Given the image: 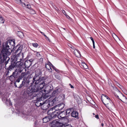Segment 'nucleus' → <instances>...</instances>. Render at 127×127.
<instances>
[{
    "mask_svg": "<svg viewBox=\"0 0 127 127\" xmlns=\"http://www.w3.org/2000/svg\"><path fill=\"white\" fill-rule=\"evenodd\" d=\"M41 73L40 70L36 71L35 74L32 81L33 83L34 82L35 85L32 88L30 87L27 89V93L31 98H33L34 97H36L37 95L38 92L42 89L45 85L44 81L46 78L39 76Z\"/></svg>",
    "mask_w": 127,
    "mask_h": 127,
    "instance_id": "obj_1",
    "label": "nucleus"
},
{
    "mask_svg": "<svg viewBox=\"0 0 127 127\" xmlns=\"http://www.w3.org/2000/svg\"><path fill=\"white\" fill-rule=\"evenodd\" d=\"M8 42L7 41L3 43L2 50L0 54V64L3 63L8 56Z\"/></svg>",
    "mask_w": 127,
    "mask_h": 127,
    "instance_id": "obj_2",
    "label": "nucleus"
},
{
    "mask_svg": "<svg viewBox=\"0 0 127 127\" xmlns=\"http://www.w3.org/2000/svg\"><path fill=\"white\" fill-rule=\"evenodd\" d=\"M102 95L103 96L101 98L103 103L108 108H112L114 106V104L110 99L107 96L105 95Z\"/></svg>",
    "mask_w": 127,
    "mask_h": 127,
    "instance_id": "obj_3",
    "label": "nucleus"
},
{
    "mask_svg": "<svg viewBox=\"0 0 127 127\" xmlns=\"http://www.w3.org/2000/svg\"><path fill=\"white\" fill-rule=\"evenodd\" d=\"M115 91L114 94L116 97L119 99L124 103L127 102V99L118 89L115 88Z\"/></svg>",
    "mask_w": 127,
    "mask_h": 127,
    "instance_id": "obj_4",
    "label": "nucleus"
},
{
    "mask_svg": "<svg viewBox=\"0 0 127 127\" xmlns=\"http://www.w3.org/2000/svg\"><path fill=\"white\" fill-rule=\"evenodd\" d=\"M22 59L20 60L19 59L17 61V62H15L13 64H11L9 67H8V71L10 70L11 71V70H12L15 67H18L20 69L21 68V67L22 68L23 67L22 66V65H23V63L21 62V61L22 60Z\"/></svg>",
    "mask_w": 127,
    "mask_h": 127,
    "instance_id": "obj_5",
    "label": "nucleus"
},
{
    "mask_svg": "<svg viewBox=\"0 0 127 127\" xmlns=\"http://www.w3.org/2000/svg\"><path fill=\"white\" fill-rule=\"evenodd\" d=\"M8 40L9 45H8V55H10L12 52L14 48L15 45V40L14 39H10Z\"/></svg>",
    "mask_w": 127,
    "mask_h": 127,
    "instance_id": "obj_6",
    "label": "nucleus"
},
{
    "mask_svg": "<svg viewBox=\"0 0 127 127\" xmlns=\"http://www.w3.org/2000/svg\"><path fill=\"white\" fill-rule=\"evenodd\" d=\"M23 46L22 45H17L16 47L18 48V49L15 51V53H19L17 55V59H19L21 60L23 58V53H21L22 50L23 48Z\"/></svg>",
    "mask_w": 127,
    "mask_h": 127,
    "instance_id": "obj_7",
    "label": "nucleus"
},
{
    "mask_svg": "<svg viewBox=\"0 0 127 127\" xmlns=\"http://www.w3.org/2000/svg\"><path fill=\"white\" fill-rule=\"evenodd\" d=\"M64 104L62 103L60 104H58L56 105L55 107L52 108L50 110L48 111V113H49L50 111H51L52 110L54 109L56 110L57 111L59 110H62L63 108H64Z\"/></svg>",
    "mask_w": 127,
    "mask_h": 127,
    "instance_id": "obj_8",
    "label": "nucleus"
},
{
    "mask_svg": "<svg viewBox=\"0 0 127 127\" xmlns=\"http://www.w3.org/2000/svg\"><path fill=\"white\" fill-rule=\"evenodd\" d=\"M58 112L57 111L54 109L52 110L51 111H50L49 113L47 112L48 115L50 117V119H53L54 118L56 117V116H58Z\"/></svg>",
    "mask_w": 127,
    "mask_h": 127,
    "instance_id": "obj_9",
    "label": "nucleus"
},
{
    "mask_svg": "<svg viewBox=\"0 0 127 127\" xmlns=\"http://www.w3.org/2000/svg\"><path fill=\"white\" fill-rule=\"evenodd\" d=\"M24 70L26 72V70L25 69L24 67H23L21 69L19 68L18 69H16L15 70L14 72H13L12 75L13 76L15 77L16 78L18 76H19V75L20 74V73H21L22 71H23V70Z\"/></svg>",
    "mask_w": 127,
    "mask_h": 127,
    "instance_id": "obj_10",
    "label": "nucleus"
},
{
    "mask_svg": "<svg viewBox=\"0 0 127 127\" xmlns=\"http://www.w3.org/2000/svg\"><path fill=\"white\" fill-rule=\"evenodd\" d=\"M29 76H25L24 77L23 81L22 82V85L23 86L27 87L29 85V83H30V81L29 79H28Z\"/></svg>",
    "mask_w": 127,
    "mask_h": 127,
    "instance_id": "obj_11",
    "label": "nucleus"
},
{
    "mask_svg": "<svg viewBox=\"0 0 127 127\" xmlns=\"http://www.w3.org/2000/svg\"><path fill=\"white\" fill-rule=\"evenodd\" d=\"M50 125L52 127H62L63 124L56 120L53 121Z\"/></svg>",
    "mask_w": 127,
    "mask_h": 127,
    "instance_id": "obj_12",
    "label": "nucleus"
},
{
    "mask_svg": "<svg viewBox=\"0 0 127 127\" xmlns=\"http://www.w3.org/2000/svg\"><path fill=\"white\" fill-rule=\"evenodd\" d=\"M63 95H59L58 97H56L52 101L54 103H56L60 102L63 100Z\"/></svg>",
    "mask_w": 127,
    "mask_h": 127,
    "instance_id": "obj_13",
    "label": "nucleus"
},
{
    "mask_svg": "<svg viewBox=\"0 0 127 127\" xmlns=\"http://www.w3.org/2000/svg\"><path fill=\"white\" fill-rule=\"evenodd\" d=\"M44 102L42 104V109L43 110H46L50 106V104L49 103H46V102Z\"/></svg>",
    "mask_w": 127,
    "mask_h": 127,
    "instance_id": "obj_14",
    "label": "nucleus"
},
{
    "mask_svg": "<svg viewBox=\"0 0 127 127\" xmlns=\"http://www.w3.org/2000/svg\"><path fill=\"white\" fill-rule=\"evenodd\" d=\"M58 117L59 119H62L66 117V114L65 112L64 111L61 113H60L59 111H58Z\"/></svg>",
    "mask_w": 127,
    "mask_h": 127,
    "instance_id": "obj_15",
    "label": "nucleus"
},
{
    "mask_svg": "<svg viewBox=\"0 0 127 127\" xmlns=\"http://www.w3.org/2000/svg\"><path fill=\"white\" fill-rule=\"evenodd\" d=\"M50 62L48 63V64H45V66L46 69H47L49 70V71L50 72H52V69L51 68V65L50 63Z\"/></svg>",
    "mask_w": 127,
    "mask_h": 127,
    "instance_id": "obj_16",
    "label": "nucleus"
},
{
    "mask_svg": "<svg viewBox=\"0 0 127 127\" xmlns=\"http://www.w3.org/2000/svg\"><path fill=\"white\" fill-rule=\"evenodd\" d=\"M71 116L76 118H78V113L76 111H74L71 113Z\"/></svg>",
    "mask_w": 127,
    "mask_h": 127,
    "instance_id": "obj_17",
    "label": "nucleus"
},
{
    "mask_svg": "<svg viewBox=\"0 0 127 127\" xmlns=\"http://www.w3.org/2000/svg\"><path fill=\"white\" fill-rule=\"evenodd\" d=\"M74 53L75 55L77 57H79L81 56L80 51L76 49H75L74 50Z\"/></svg>",
    "mask_w": 127,
    "mask_h": 127,
    "instance_id": "obj_18",
    "label": "nucleus"
},
{
    "mask_svg": "<svg viewBox=\"0 0 127 127\" xmlns=\"http://www.w3.org/2000/svg\"><path fill=\"white\" fill-rule=\"evenodd\" d=\"M17 57L16 58V56L15 55H12L11 56V64H13L14 62H16L18 60V59H17Z\"/></svg>",
    "mask_w": 127,
    "mask_h": 127,
    "instance_id": "obj_19",
    "label": "nucleus"
},
{
    "mask_svg": "<svg viewBox=\"0 0 127 127\" xmlns=\"http://www.w3.org/2000/svg\"><path fill=\"white\" fill-rule=\"evenodd\" d=\"M31 64V63L29 60L26 61L24 64L25 67L27 68L29 67Z\"/></svg>",
    "mask_w": 127,
    "mask_h": 127,
    "instance_id": "obj_20",
    "label": "nucleus"
},
{
    "mask_svg": "<svg viewBox=\"0 0 127 127\" xmlns=\"http://www.w3.org/2000/svg\"><path fill=\"white\" fill-rule=\"evenodd\" d=\"M59 93V90L57 89L53 92L52 94V95L53 96H57Z\"/></svg>",
    "mask_w": 127,
    "mask_h": 127,
    "instance_id": "obj_21",
    "label": "nucleus"
},
{
    "mask_svg": "<svg viewBox=\"0 0 127 127\" xmlns=\"http://www.w3.org/2000/svg\"><path fill=\"white\" fill-rule=\"evenodd\" d=\"M7 94H6V95H4L2 99V100L3 101L5 102V104L7 105L8 101L7 98Z\"/></svg>",
    "mask_w": 127,
    "mask_h": 127,
    "instance_id": "obj_22",
    "label": "nucleus"
},
{
    "mask_svg": "<svg viewBox=\"0 0 127 127\" xmlns=\"http://www.w3.org/2000/svg\"><path fill=\"white\" fill-rule=\"evenodd\" d=\"M15 1L17 3L22 5L23 7H25L26 6V4L22 2L21 0H15Z\"/></svg>",
    "mask_w": 127,
    "mask_h": 127,
    "instance_id": "obj_23",
    "label": "nucleus"
},
{
    "mask_svg": "<svg viewBox=\"0 0 127 127\" xmlns=\"http://www.w3.org/2000/svg\"><path fill=\"white\" fill-rule=\"evenodd\" d=\"M43 120L44 123H47L48 122L51 120V119L49 117V116H46L45 117L43 118Z\"/></svg>",
    "mask_w": 127,
    "mask_h": 127,
    "instance_id": "obj_24",
    "label": "nucleus"
},
{
    "mask_svg": "<svg viewBox=\"0 0 127 127\" xmlns=\"http://www.w3.org/2000/svg\"><path fill=\"white\" fill-rule=\"evenodd\" d=\"M15 86L16 87L19 88H22L23 86V85H22V83L20 84L19 83L15 82L14 83Z\"/></svg>",
    "mask_w": 127,
    "mask_h": 127,
    "instance_id": "obj_25",
    "label": "nucleus"
},
{
    "mask_svg": "<svg viewBox=\"0 0 127 127\" xmlns=\"http://www.w3.org/2000/svg\"><path fill=\"white\" fill-rule=\"evenodd\" d=\"M71 109H69L64 111L65 112V113L66 114V116H68L70 114L71 112Z\"/></svg>",
    "mask_w": 127,
    "mask_h": 127,
    "instance_id": "obj_26",
    "label": "nucleus"
},
{
    "mask_svg": "<svg viewBox=\"0 0 127 127\" xmlns=\"http://www.w3.org/2000/svg\"><path fill=\"white\" fill-rule=\"evenodd\" d=\"M42 103L40 102V101L37 100L35 102V105L37 107L40 106L42 105Z\"/></svg>",
    "mask_w": 127,
    "mask_h": 127,
    "instance_id": "obj_27",
    "label": "nucleus"
},
{
    "mask_svg": "<svg viewBox=\"0 0 127 127\" xmlns=\"http://www.w3.org/2000/svg\"><path fill=\"white\" fill-rule=\"evenodd\" d=\"M25 76H28L26 72H22L21 75L19 76V78L22 79L23 77H24Z\"/></svg>",
    "mask_w": 127,
    "mask_h": 127,
    "instance_id": "obj_28",
    "label": "nucleus"
},
{
    "mask_svg": "<svg viewBox=\"0 0 127 127\" xmlns=\"http://www.w3.org/2000/svg\"><path fill=\"white\" fill-rule=\"evenodd\" d=\"M17 34L21 38H23L24 36L23 33L21 32H18Z\"/></svg>",
    "mask_w": 127,
    "mask_h": 127,
    "instance_id": "obj_29",
    "label": "nucleus"
},
{
    "mask_svg": "<svg viewBox=\"0 0 127 127\" xmlns=\"http://www.w3.org/2000/svg\"><path fill=\"white\" fill-rule=\"evenodd\" d=\"M15 78L12 75L10 76L8 79L9 80L11 81H13L14 80Z\"/></svg>",
    "mask_w": 127,
    "mask_h": 127,
    "instance_id": "obj_30",
    "label": "nucleus"
},
{
    "mask_svg": "<svg viewBox=\"0 0 127 127\" xmlns=\"http://www.w3.org/2000/svg\"><path fill=\"white\" fill-rule=\"evenodd\" d=\"M50 92L49 90H44L42 91V92L43 93V94H47L48 93Z\"/></svg>",
    "mask_w": 127,
    "mask_h": 127,
    "instance_id": "obj_31",
    "label": "nucleus"
},
{
    "mask_svg": "<svg viewBox=\"0 0 127 127\" xmlns=\"http://www.w3.org/2000/svg\"><path fill=\"white\" fill-rule=\"evenodd\" d=\"M4 20L3 17L2 16H0V23H4Z\"/></svg>",
    "mask_w": 127,
    "mask_h": 127,
    "instance_id": "obj_32",
    "label": "nucleus"
},
{
    "mask_svg": "<svg viewBox=\"0 0 127 127\" xmlns=\"http://www.w3.org/2000/svg\"><path fill=\"white\" fill-rule=\"evenodd\" d=\"M90 38L91 39V40H92V42H93V48H95V42L94 41L93 39V38L92 37H90Z\"/></svg>",
    "mask_w": 127,
    "mask_h": 127,
    "instance_id": "obj_33",
    "label": "nucleus"
},
{
    "mask_svg": "<svg viewBox=\"0 0 127 127\" xmlns=\"http://www.w3.org/2000/svg\"><path fill=\"white\" fill-rule=\"evenodd\" d=\"M32 46L35 47L36 48L38 46V45L37 43H33L32 44Z\"/></svg>",
    "mask_w": 127,
    "mask_h": 127,
    "instance_id": "obj_34",
    "label": "nucleus"
},
{
    "mask_svg": "<svg viewBox=\"0 0 127 127\" xmlns=\"http://www.w3.org/2000/svg\"><path fill=\"white\" fill-rule=\"evenodd\" d=\"M25 7H26L30 9V10L31 9H32L31 7V5L30 4H26V6H25Z\"/></svg>",
    "mask_w": 127,
    "mask_h": 127,
    "instance_id": "obj_35",
    "label": "nucleus"
},
{
    "mask_svg": "<svg viewBox=\"0 0 127 127\" xmlns=\"http://www.w3.org/2000/svg\"><path fill=\"white\" fill-rule=\"evenodd\" d=\"M35 53H36L35 54H36V55L37 57H41V56L40 54L39 53V52H38L37 51H36L35 52Z\"/></svg>",
    "mask_w": 127,
    "mask_h": 127,
    "instance_id": "obj_36",
    "label": "nucleus"
},
{
    "mask_svg": "<svg viewBox=\"0 0 127 127\" xmlns=\"http://www.w3.org/2000/svg\"><path fill=\"white\" fill-rule=\"evenodd\" d=\"M50 64L51 65V66L57 72L58 70L56 68V67L53 65L51 63H50Z\"/></svg>",
    "mask_w": 127,
    "mask_h": 127,
    "instance_id": "obj_37",
    "label": "nucleus"
},
{
    "mask_svg": "<svg viewBox=\"0 0 127 127\" xmlns=\"http://www.w3.org/2000/svg\"><path fill=\"white\" fill-rule=\"evenodd\" d=\"M31 12L30 13L31 14H33L35 13V12L33 10L32 8V9H31Z\"/></svg>",
    "mask_w": 127,
    "mask_h": 127,
    "instance_id": "obj_38",
    "label": "nucleus"
},
{
    "mask_svg": "<svg viewBox=\"0 0 127 127\" xmlns=\"http://www.w3.org/2000/svg\"><path fill=\"white\" fill-rule=\"evenodd\" d=\"M40 32L42 35H43L46 38L49 39V38L46 35L44 34L43 32H42L41 31H40Z\"/></svg>",
    "mask_w": 127,
    "mask_h": 127,
    "instance_id": "obj_39",
    "label": "nucleus"
},
{
    "mask_svg": "<svg viewBox=\"0 0 127 127\" xmlns=\"http://www.w3.org/2000/svg\"><path fill=\"white\" fill-rule=\"evenodd\" d=\"M5 68L6 69H8V67H7V66H6V65L8 63V60H7V61H6V62H5Z\"/></svg>",
    "mask_w": 127,
    "mask_h": 127,
    "instance_id": "obj_40",
    "label": "nucleus"
},
{
    "mask_svg": "<svg viewBox=\"0 0 127 127\" xmlns=\"http://www.w3.org/2000/svg\"><path fill=\"white\" fill-rule=\"evenodd\" d=\"M72 49H75V48L74 47L72 46V45H71L69 44V45H68Z\"/></svg>",
    "mask_w": 127,
    "mask_h": 127,
    "instance_id": "obj_41",
    "label": "nucleus"
},
{
    "mask_svg": "<svg viewBox=\"0 0 127 127\" xmlns=\"http://www.w3.org/2000/svg\"><path fill=\"white\" fill-rule=\"evenodd\" d=\"M21 79L20 78H19H19L15 82L17 83H19L20 81V79Z\"/></svg>",
    "mask_w": 127,
    "mask_h": 127,
    "instance_id": "obj_42",
    "label": "nucleus"
},
{
    "mask_svg": "<svg viewBox=\"0 0 127 127\" xmlns=\"http://www.w3.org/2000/svg\"><path fill=\"white\" fill-rule=\"evenodd\" d=\"M83 67L85 69H87L88 68V67L87 65L86 64Z\"/></svg>",
    "mask_w": 127,
    "mask_h": 127,
    "instance_id": "obj_43",
    "label": "nucleus"
},
{
    "mask_svg": "<svg viewBox=\"0 0 127 127\" xmlns=\"http://www.w3.org/2000/svg\"><path fill=\"white\" fill-rule=\"evenodd\" d=\"M94 116L97 119H98L99 118L98 115H95V116Z\"/></svg>",
    "mask_w": 127,
    "mask_h": 127,
    "instance_id": "obj_44",
    "label": "nucleus"
},
{
    "mask_svg": "<svg viewBox=\"0 0 127 127\" xmlns=\"http://www.w3.org/2000/svg\"><path fill=\"white\" fill-rule=\"evenodd\" d=\"M28 76H29V75H30V72L29 71H27L26 72Z\"/></svg>",
    "mask_w": 127,
    "mask_h": 127,
    "instance_id": "obj_45",
    "label": "nucleus"
},
{
    "mask_svg": "<svg viewBox=\"0 0 127 127\" xmlns=\"http://www.w3.org/2000/svg\"><path fill=\"white\" fill-rule=\"evenodd\" d=\"M62 12L65 15H66V12L64 10H63L62 11Z\"/></svg>",
    "mask_w": 127,
    "mask_h": 127,
    "instance_id": "obj_46",
    "label": "nucleus"
},
{
    "mask_svg": "<svg viewBox=\"0 0 127 127\" xmlns=\"http://www.w3.org/2000/svg\"><path fill=\"white\" fill-rule=\"evenodd\" d=\"M43 58H41L40 59H39V61L41 62H42L43 61Z\"/></svg>",
    "mask_w": 127,
    "mask_h": 127,
    "instance_id": "obj_47",
    "label": "nucleus"
},
{
    "mask_svg": "<svg viewBox=\"0 0 127 127\" xmlns=\"http://www.w3.org/2000/svg\"><path fill=\"white\" fill-rule=\"evenodd\" d=\"M86 64L85 63H82L81 65L83 66V67Z\"/></svg>",
    "mask_w": 127,
    "mask_h": 127,
    "instance_id": "obj_48",
    "label": "nucleus"
},
{
    "mask_svg": "<svg viewBox=\"0 0 127 127\" xmlns=\"http://www.w3.org/2000/svg\"><path fill=\"white\" fill-rule=\"evenodd\" d=\"M29 60L31 62V64H32V59H31L30 60Z\"/></svg>",
    "mask_w": 127,
    "mask_h": 127,
    "instance_id": "obj_49",
    "label": "nucleus"
},
{
    "mask_svg": "<svg viewBox=\"0 0 127 127\" xmlns=\"http://www.w3.org/2000/svg\"><path fill=\"white\" fill-rule=\"evenodd\" d=\"M66 16V17L67 18H70V17L68 15H65Z\"/></svg>",
    "mask_w": 127,
    "mask_h": 127,
    "instance_id": "obj_50",
    "label": "nucleus"
},
{
    "mask_svg": "<svg viewBox=\"0 0 127 127\" xmlns=\"http://www.w3.org/2000/svg\"><path fill=\"white\" fill-rule=\"evenodd\" d=\"M70 86V87L71 88H74V87L72 85H71V86Z\"/></svg>",
    "mask_w": 127,
    "mask_h": 127,
    "instance_id": "obj_51",
    "label": "nucleus"
},
{
    "mask_svg": "<svg viewBox=\"0 0 127 127\" xmlns=\"http://www.w3.org/2000/svg\"><path fill=\"white\" fill-rule=\"evenodd\" d=\"M101 126H102V127H103V126H104V124H103V123H102V124H101Z\"/></svg>",
    "mask_w": 127,
    "mask_h": 127,
    "instance_id": "obj_52",
    "label": "nucleus"
},
{
    "mask_svg": "<svg viewBox=\"0 0 127 127\" xmlns=\"http://www.w3.org/2000/svg\"><path fill=\"white\" fill-rule=\"evenodd\" d=\"M2 93L0 91V95H2Z\"/></svg>",
    "mask_w": 127,
    "mask_h": 127,
    "instance_id": "obj_53",
    "label": "nucleus"
},
{
    "mask_svg": "<svg viewBox=\"0 0 127 127\" xmlns=\"http://www.w3.org/2000/svg\"><path fill=\"white\" fill-rule=\"evenodd\" d=\"M117 86L119 87V86H120V85L119 83H118V85H117Z\"/></svg>",
    "mask_w": 127,
    "mask_h": 127,
    "instance_id": "obj_54",
    "label": "nucleus"
},
{
    "mask_svg": "<svg viewBox=\"0 0 127 127\" xmlns=\"http://www.w3.org/2000/svg\"><path fill=\"white\" fill-rule=\"evenodd\" d=\"M6 72H7V73H6V75H7L8 74V71H6Z\"/></svg>",
    "mask_w": 127,
    "mask_h": 127,
    "instance_id": "obj_55",
    "label": "nucleus"
},
{
    "mask_svg": "<svg viewBox=\"0 0 127 127\" xmlns=\"http://www.w3.org/2000/svg\"><path fill=\"white\" fill-rule=\"evenodd\" d=\"M93 115H95V113H93Z\"/></svg>",
    "mask_w": 127,
    "mask_h": 127,
    "instance_id": "obj_56",
    "label": "nucleus"
},
{
    "mask_svg": "<svg viewBox=\"0 0 127 127\" xmlns=\"http://www.w3.org/2000/svg\"><path fill=\"white\" fill-rule=\"evenodd\" d=\"M69 85L70 86L71 85V84H69Z\"/></svg>",
    "mask_w": 127,
    "mask_h": 127,
    "instance_id": "obj_57",
    "label": "nucleus"
},
{
    "mask_svg": "<svg viewBox=\"0 0 127 127\" xmlns=\"http://www.w3.org/2000/svg\"><path fill=\"white\" fill-rule=\"evenodd\" d=\"M10 59V58L9 57H8V61Z\"/></svg>",
    "mask_w": 127,
    "mask_h": 127,
    "instance_id": "obj_58",
    "label": "nucleus"
},
{
    "mask_svg": "<svg viewBox=\"0 0 127 127\" xmlns=\"http://www.w3.org/2000/svg\"><path fill=\"white\" fill-rule=\"evenodd\" d=\"M63 29H64V30H65V29L64 28H63Z\"/></svg>",
    "mask_w": 127,
    "mask_h": 127,
    "instance_id": "obj_59",
    "label": "nucleus"
}]
</instances>
